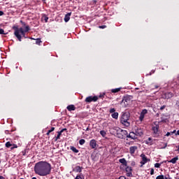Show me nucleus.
Listing matches in <instances>:
<instances>
[{
  "instance_id": "1",
  "label": "nucleus",
  "mask_w": 179,
  "mask_h": 179,
  "mask_svg": "<svg viewBox=\"0 0 179 179\" xmlns=\"http://www.w3.org/2000/svg\"><path fill=\"white\" fill-rule=\"evenodd\" d=\"M52 169L51 164L41 161L35 164L34 172L38 174V176H41V177H45L51 174Z\"/></svg>"
},
{
  "instance_id": "2",
  "label": "nucleus",
  "mask_w": 179,
  "mask_h": 179,
  "mask_svg": "<svg viewBox=\"0 0 179 179\" xmlns=\"http://www.w3.org/2000/svg\"><path fill=\"white\" fill-rule=\"evenodd\" d=\"M13 30H15L14 36L17 37L19 41H22V37L27 38V37H26V33L30 31V27L27 25L25 27V29H23L22 27L19 28L17 26H13Z\"/></svg>"
},
{
  "instance_id": "3",
  "label": "nucleus",
  "mask_w": 179,
  "mask_h": 179,
  "mask_svg": "<svg viewBox=\"0 0 179 179\" xmlns=\"http://www.w3.org/2000/svg\"><path fill=\"white\" fill-rule=\"evenodd\" d=\"M129 117H131L129 113L125 112L122 113L120 118V122L122 125H124V127H129V125H131V123L129 122Z\"/></svg>"
},
{
  "instance_id": "4",
  "label": "nucleus",
  "mask_w": 179,
  "mask_h": 179,
  "mask_svg": "<svg viewBox=\"0 0 179 179\" xmlns=\"http://www.w3.org/2000/svg\"><path fill=\"white\" fill-rule=\"evenodd\" d=\"M132 99H134V96L132 95H127L123 96L122 100L120 102L122 107L127 108V107H128V106L131 104V101H132Z\"/></svg>"
},
{
  "instance_id": "5",
  "label": "nucleus",
  "mask_w": 179,
  "mask_h": 179,
  "mask_svg": "<svg viewBox=\"0 0 179 179\" xmlns=\"http://www.w3.org/2000/svg\"><path fill=\"white\" fill-rule=\"evenodd\" d=\"M128 135V131L127 130L122 129L119 128L117 130L116 136L119 138L120 139H124V138H127Z\"/></svg>"
},
{
  "instance_id": "6",
  "label": "nucleus",
  "mask_w": 179,
  "mask_h": 179,
  "mask_svg": "<svg viewBox=\"0 0 179 179\" xmlns=\"http://www.w3.org/2000/svg\"><path fill=\"white\" fill-rule=\"evenodd\" d=\"M160 126L159 124H155V126L152 127V131H153L154 138H159L161 132L159 130Z\"/></svg>"
},
{
  "instance_id": "7",
  "label": "nucleus",
  "mask_w": 179,
  "mask_h": 179,
  "mask_svg": "<svg viewBox=\"0 0 179 179\" xmlns=\"http://www.w3.org/2000/svg\"><path fill=\"white\" fill-rule=\"evenodd\" d=\"M97 100H99V96H87L85 99V103H92V101L94 103H96V101H97Z\"/></svg>"
},
{
  "instance_id": "8",
  "label": "nucleus",
  "mask_w": 179,
  "mask_h": 179,
  "mask_svg": "<svg viewBox=\"0 0 179 179\" xmlns=\"http://www.w3.org/2000/svg\"><path fill=\"white\" fill-rule=\"evenodd\" d=\"M126 176L127 177H132V167L128 166V165L126 166Z\"/></svg>"
},
{
  "instance_id": "9",
  "label": "nucleus",
  "mask_w": 179,
  "mask_h": 179,
  "mask_svg": "<svg viewBox=\"0 0 179 179\" xmlns=\"http://www.w3.org/2000/svg\"><path fill=\"white\" fill-rule=\"evenodd\" d=\"M127 138L133 139L134 141H135V139H138V137H137L136 134H135V131H131L129 134L127 133Z\"/></svg>"
},
{
  "instance_id": "10",
  "label": "nucleus",
  "mask_w": 179,
  "mask_h": 179,
  "mask_svg": "<svg viewBox=\"0 0 179 179\" xmlns=\"http://www.w3.org/2000/svg\"><path fill=\"white\" fill-rule=\"evenodd\" d=\"M134 134L136 136H142V135H143V129L141 128H137L134 129Z\"/></svg>"
},
{
  "instance_id": "11",
  "label": "nucleus",
  "mask_w": 179,
  "mask_h": 179,
  "mask_svg": "<svg viewBox=\"0 0 179 179\" xmlns=\"http://www.w3.org/2000/svg\"><path fill=\"white\" fill-rule=\"evenodd\" d=\"M171 97H174V94H173V92H167L163 94V99H171Z\"/></svg>"
},
{
  "instance_id": "12",
  "label": "nucleus",
  "mask_w": 179,
  "mask_h": 179,
  "mask_svg": "<svg viewBox=\"0 0 179 179\" xmlns=\"http://www.w3.org/2000/svg\"><path fill=\"white\" fill-rule=\"evenodd\" d=\"M146 114H148V110L143 109L140 114V121H143V118H145V115H146Z\"/></svg>"
},
{
  "instance_id": "13",
  "label": "nucleus",
  "mask_w": 179,
  "mask_h": 179,
  "mask_svg": "<svg viewBox=\"0 0 179 179\" xmlns=\"http://www.w3.org/2000/svg\"><path fill=\"white\" fill-rule=\"evenodd\" d=\"M136 150H138V146H136V145L131 146L129 148L130 155H135V152H136Z\"/></svg>"
},
{
  "instance_id": "14",
  "label": "nucleus",
  "mask_w": 179,
  "mask_h": 179,
  "mask_svg": "<svg viewBox=\"0 0 179 179\" xmlns=\"http://www.w3.org/2000/svg\"><path fill=\"white\" fill-rule=\"evenodd\" d=\"M90 146L92 148V149H96V146H97V142L96 140H91L90 142Z\"/></svg>"
},
{
  "instance_id": "15",
  "label": "nucleus",
  "mask_w": 179,
  "mask_h": 179,
  "mask_svg": "<svg viewBox=\"0 0 179 179\" xmlns=\"http://www.w3.org/2000/svg\"><path fill=\"white\" fill-rule=\"evenodd\" d=\"M141 157H142V162H141V164H146V163H148V158L146 157V155L141 154Z\"/></svg>"
},
{
  "instance_id": "16",
  "label": "nucleus",
  "mask_w": 179,
  "mask_h": 179,
  "mask_svg": "<svg viewBox=\"0 0 179 179\" xmlns=\"http://www.w3.org/2000/svg\"><path fill=\"white\" fill-rule=\"evenodd\" d=\"M71 15H72V13H68L67 14L65 15L64 22H66V23H67V22H69L71 19Z\"/></svg>"
},
{
  "instance_id": "17",
  "label": "nucleus",
  "mask_w": 179,
  "mask_h": 179,
  "mask_svg": "<svg viewBox=\"0 0 179 179\" xmlns=\"http://www.w3.org/2000/svg\"><path fill=\"white\" fill-rule=\"evenodd\" d=\"M119 162L122 164V166H124L125 167L128 166V162H127V159H125V158L119 159Z\"/></svg>"
},
{
  "instance_id": "18",
  "label": "nucleus",
  "mask_w": 179,
  "mask_h": 179,
  "mask_svg": "<svg viewBox=\"0 0 179 179\" xmlns=\"http://www.w3.org/2000/svg\"><path fill=\"white\" fill-rule=\"evenodd\" d=\"M68 111H75L76 110V107H75V105H69L67 106Z\"/></svg>"
},
{
  "instance_id": "19",
  "label": "nucleus",
  "mask_w": 179,
  "mask_h": 179,
  "mask_svg": "<svg viewBox=\"0 0 179 179\" xmlns=\"http://www.w3.org/2000/svg\"><path fill=\"white\" fill-rule=\"evenodd\" d=\"M177 160H178V157H175L169 161V163H172L173 164H176L177 163Z\"/></svg>"
},
{
  "instance_id": "20",
  "label": "nucleus",
  "mask_w": 179,
  "mask_h": 179,
  "mask_svg": "<svg viewBox=\"0 0 179 179\" xmlns=\"http://www.w3.org/2000/svg\"><path fill=\"white\" fill-rule=\"evenodd\" d=\"M153 141L152 140V138L149 137L148 139L145 140L146 145H152Z\"/></svg>"
},
{
  "instance_id": "21",
  "label": "nucleus",
  "mask_w": 179,
  "mask_h": 179,
  "mask_svg": "<svg viewBox=\"0 0 179 179\" xmlns=\"http://www.w3.org/2000/svg\"><path fill=\"white\" fill-rule=\"evenodd\" d=\"M122 89V87L112 89L111 92L112 93H118V92H120Z\"/></svg>"
},
{
  "instance_id": "22",
  "label": "nucleus",
  "mask_w": 179,
  "mask_h": 179,
  "mask_svg": "<svg viewBox=\"0 0 179 179\" xmlns=\"http://www.w3.org/2000/svg\"><path fill=\"white\" fill-rule=\"evenodd\" d=\"M83 169V167H80V166H76L75 170H76V173H82Z\"/></svg>"
},
{
  "instance_id": "23",
  "label": "nucleus",
  "mask_w": 179,
  "mask_h": 179,
  "mask_svg": "<svg viewBox=\"0 0 179 179\" xmlns=\"http://www.w3.org/2000/svg\"><path fill=\"white\" fill-rule=\"evenodd\" d=\"M112 118H114L115 120H118V113L115 112L112 113L111 115Z\"/></svg>"
},
{
  "instance_id": "24",
  "label": "nucleus",
  "mask_w": 179,
  "mask_h": 179,
  "mask_svg": "<svg viewBox=\"0 0 179 179\" xmlns=\"http://www.w3.org/2000/svg\"><path fill=\"white\" fill-rule=\"evenodd\" d=\"M71 150H72V152H73L74 153H79V150L76 149V148L73 147V146H71L70 147Z\"/></svg>"
},
{
  "instance_id": "25",
  "label": "nucleus",
  "mask_w": 179,
  "mask_h": 179,
  "mask_svg": "<svg viewBox=\"0 0 179 179\" xmlns=\"http://www.w3.org/2000/svg\"><path fill=\"white\" fill-rule=\"evenodd\" d=\"M100 135H101V136H103V138H106V135H107V132L104 130H101L100 131Z\"/></svg>"
},
{
  "instance_id": "26",
  "label": "nucleus",
  "mask_w": 179,
  "mask_h": 179,
  "mask_svg": "<svg viewBox=\"0 0 179 179\" xmlns=\"http://www.w3.org/2000/svg\"><path fill=\"white\" fill-rule=\"evenodd\" d=\"M162 164H163V162H161V163H156V164H155V167L156 168V169H160V166H162Z\"/></svg>"
},
{
  "instance_id": "27",
  "label": "nucleus",
  "mask_w": 179,
  "mask_h": 179,
  "mask_svg": "<svg viewBox=\"0 0 179 179\" xmlns=\"http://www.w3.org/2000/svg\"><path fill=\"white\" fill-rule=\"evenodd\" d=\"M57 134H57V136L55 138V141H57L58 139H60L61 135H62V134L61 132H59V131H58Z\"/></svg>"
},
{
  "instance_id": "28",
  "label": "nucleus",
  "mask_w": 179,
  "mask_h": 179,
  "mask_svg": "<svg viewBox=\"0 0 179 179\" xmlns=\"http://www.w3.org/2000/svg\"><path fill=\"white\" fill-rule=\"evenodd\" d=\"M36 44H37V45H40V44H41V43H43V41H41V39H40V38H36Z\"/></svg>"
},
{
  "instance_id": "29",
  "label": "nucleus",
  "mask_w": 179,
  "mask_h": 179,
  "mask_svg": "<svg viewBox=\"0 0 179 179\" xmlns=\"http://www.w3.org/2000/svg\"><path fill=\"white\" fill-rule=\"evenodd\" d=\"M42 19L45 21V23L48 22V17L45 15H43Z\"/></svg>"
},
{
  "instance_id": "30",
  "label": "nucleus",
  "mask_w": 179,
  "mask_h": 179,
  "mask_svg": "<svg viewBox=\"0 0 179 179\" xmlns=\"http://www.w3.org/2000/svg\"><path fill=\"white\" fill-rule=\"evenodd\" d=\"M176 130L171 132H167L165 136H170V135H173V134H175Z\"/></svg>"
},
{
  "instance_id": "31",
  "label": "nucleus",
  "mask_w": 179,
  "mask_h": 179,
  "mask_svg": "<svg viewBox=\"0 0 179 179\" xmlns=\"http://www.w3.org/2000/svg\"><path fill=\"white\" fill-rule=\"evenodd\" d=\"M86 142V141H85V139H80L79 141V144L80 145H85V143Z\"/></svg>"
},
{
  "instance_id": "32",
  "label": "nucleus",
  "mask_w": 179,
  "mask_h": 179,
  "mask_svg": "<svg viewBox=\"0 0 179 179\" xmlns=\"http://www.w3.org/2000/svg\"><path fill=\"white\" fill-rule=\"evenodd\" d=\"M11 146H12L10 148L11 150H13V149H17V145L16 144H13Z\"/></svg>"
},
{
  "instance_id": "33",
  "label": "nucleus",
  "mask_w": 179,
  "mask_h": 179,
  "mask_svg": "<svg viewBox=\"0 0 179 179\" xmlns=\"http://www.w3.org/2000/svg\"><path fill=\"white\" fill-rule=\"evenodd\" d=\"M109 113L110 114H114V113H115V108H110L109 110Z\"/></svg>"
},
{
  "instance_id": "34",
  "label": "nucleus",
  "mask_w": 179,
  "mask_h": 179,
  "mask_svg": "<svg viewBox=\"0 0 179 179\" xmlns=\"http://www.w3.org/2000/svg\"><path fill=\"white\" fill-rule=\"evenodd\" d=\"M10 146H12V143H10V142L8 141L6 143V148H10Z\"/></svg>"
},
{
  "instance_id": "35",
  "label": "nucleus",
  "mask_w": 179,
  "mask_h": 179,
  "mask_svg": "<svg viewBox=\"0 0 179 179\" xmlns=\"http://www.w3.org/2000/svg\"><path fill=\"white\" fill-rule=\"evenodd\" d=\"M104 96H106L105 93L101 94L99 96L98 99H103Z\"/></svg>"
},
{
  "instance_id": "36",
  "label": "nucleus",
  "mask_w": 179,
  "mask_h": 179,
  "mask_svg": "<svg viewBox=\"0 0 179 179\" xmlns=\"http://www.w3.org/2000/svg\"><path fill=\"white\" fill-rule=\"evenodd\" d=\"M156 179H164V176L159 175V176L156 177Z\"/></svg>"
},
{
  "instance_id": "37",
  "label": "nucleus",
  "mask_w": 179,
  "mask_h": 179,
  "mask_svg": "<svg viewBox=\"0 0 179 179\" xmlns=\"http://www.w3.org/2000/svg\"><path fill=\"white\" fill-rule=\"evenodd\" d=\"M155 72H156L155 70H152V71L149 73V74H147V75H146V76H151L152 73H155Z\"/></svg>"
},
{
  "instance_id": "38",
  "label": "nucleus",
  "mask_w": 179,
  "mask_h": 179,
  "mask_svg": "<svg viewBox=\"0 0 179 179\" xmlns=\"http://www.w3.org/2000/svg\"><path fill=\"white\" fill-rule=\"evenodd\" d=\"M20 23L22 24V26H24V27H26V26H28V25H26V22H23V20H20Z\"/></svg>"
},
{
  "instance_id": "39",
  "label": "nucleus",
  "mask_w": 179,
  "mask_h": 179,
  "mask_svg": "<svg viewBox=\"0 0 179 179\" xmlns=\"http://www.w3.org/2000/svg\"><path fill=\"white\" fill-rule=\"evenodd\" d=\"M165 108H166V105H164L160 107L159 110H161V111H163V110H164Z\"/></svg>"
},
{
  "instance_id": "40",
  "label": "nucleus",
  "mask_w": 179,
  "mask_h": 179,
  "mask_svg": "<svg viewBox=\"0 0 179 179\" xmlns=\"http://www.w3.org/2000/svg\"><path fill=\"white\" fill-rule=\"evenodd\" d=\"M150 174H151V176H153V174H155V169H150Z\"/></svg>"
},
{
  "instance_id": "41",
  "label": "nucleus",
  "mask_w": 179,
  "mask_h": 179,
  "mask_svg": "<svg viewBox=\"0 0 179 179\" xmlns=\"http://www.w3.org/2000/svg\"><path fill=\"white\" fill-rule=\"evenodd\" d=\"M76 179H85V178L81 176H77Z\"/></svg>"
},
{
  "instance_id": "42",
  "label": "nucleus",
  "mask_w": 179,
  "mask_h": 179,
  "mask_svg": "<svg viewBox=\"0 0 179 179\" xmlns=\"http://www.w3.org/2000/svg\"><path fill=\"white\" fill-rule=\"evenodd\" d=\"M53 131H55V127H51V129L49 130V132H53Z\"/></svg>"
},
{
  "instance_id": "43",
  "label": "nucleus",
  "mask_w": 179,
  "mask_h": 179,
  "mask_svg": "<svg viewBox=\"0 0 179 179\" xmlns=\"http://www.w3.org/2000/svg\"><path fill=\"white\" fill-rule=\"evenodd\" d=\"M106 27H107L106 25L99 26V29H106Z\"/></svg>"
},
{
  "instance_id": "44",
  "label": "nucleus",
  "mask_w": 179,
  "mask_h": 179,
  "mask_svg": "<svg viewBox=\"0 0 179 179\" xmlns=\"http://www.w3.org/2000/svg\"><path fill=\"white\" fill-rule=\"evenodd\" d=\"M170 177V175H166L165 176H164V179H169Z\"/></svg>"
},
{
  "instance_id": "45",
  "label": "nucleus",
  "mask_w": 179,
  "mask_h": 179,
  "mask_svg": "<svg viewBox=\"0 0 179 179\" xmlns=\"http://www.w3.org/2000/svg\"><path fill=\"white\" fill-rule=\"evenodd\" d=\"M64 131H66V129H62L59 132H61V134H62V132H64Z\"/></svg>"
},
{
  "instance_id": "46",
  "label": "nucleus",
  "mask_w": 179,
  "mask_h": 179,
  "mask_svg": "<svg viewBox=\"0 0 179 179\" xmlns=\"http://www.w3.org/2000/svg\"><path fill=\"white\" fill-rule=\"evenodd\" d=\"M0 16H3V11L0 10Z\"/></svg>"
},
{
  "instance_id": "47",
  "label": "nucleus",
  "mask_w": 179,
  "mask_h": 179,
  "mask_svg": "<svg viewBox=\"0 0 179 179\" xmlns=\"http://www.w3.org/2000/svg\"><path fill=\"white\" fill-rule=\"evenodd\" d=\"M50 134H51V132H50V131L48 130V131L46 133V135H50Z\"/></svg>"
},
{
  "instance_id": "48",
  "label": "nucleus",
  "mask_w": 179,
  "mask_h": 179,
  "mask_svg": "<svg viewBox=\"0 0 179 179\" xmlns=\"http://www.w3.org/2000/svg\"><path fill=\"white\" fill-rule=\"evenodd\" d=\"M166 148H167V143H165L164 147L163 148V149H166Z\"/></svg>"
},
{
  "instance_id": "49",
  "label": "nucleus",
  "mask_w": 179,
  "mask_h": 179,
  "mask_svg": "<svg viewBox=\"0 0 179 179\" xmlns=\"http://www.w3.org/2000/svg\"><path fill=\"white\" fill-rule=\"evenodd\" d=\"M0 179H5V177L0 176Z\"/></svg>"
},
{
  "instance_id": "50",
  "label": "nucleus",
  "mask_w": 179,
  "mask_h": 179,
  "mask_svg": "<svg viewBox=\"0 0 179 179\" xmlns=\"http://www.w3.org/2000/svg\"><path fill=\"white\" fill-rule=\"evenodd\" d=\"M85 131H90V129L89 127H87Z\"/></svg>"
},
{
  "instance_id": "51",
  "label": "nucleus",
  "mask_w": 179,
  "mask_h": 179,
  "mask_svg": "<svg viewBox=\"0 0 179 179\" xmlns=\"http://www.w3.org/2000/svg\"><path fill=\"white\" fill-rule=\"evenodd\" d=\"M155 89H159V86L155 85Z\"/></svg>"
},
{
  "instance_id": "52",
  "label": "nucleus",
  "mask_w": 179,
  "mask_h": 179,
  "mask_svg": "<svg viewBox=\"0 0 179 179\" xmlns=\"http://www.w3.org/2000/svg\"><path fill=\"white\" fill-rule=\"evenodd\" d=\"M177 135H179V130L177 131Z\"/></svg>"
},
{
  "instance_id": "53",
  "label": "nucleus",
  "mask_w": 179,
  "mask_h": 179,
  "mask_svg": "<svg viewBox=\"0 0 179 179\" xmlns=\"http://www.w3.org/2000/svg\"><path fill=\"white\" fill-rule=\"evenodd\" d=\"M138 94H139V93H142V91H138Z\"/></svg>"
},
{
  "instance_id": "54",
  "label": "nucleus",
  "mask_w": 179,
  "mask_h": 179,
  "mask_svg": "<svg viewBox=\"0 0 179 179\" xmlns=\"http://www.w3.org/2000/svg\"><path fill=\"white\" fill-rule=\"evenodd\" d=\"M31 38V40H36V39H34V38Z\"/></svg>"
},
{
  "instance_id": "55",
  "label": "nucleus",
  "mask_w": 179,
  "mask_h": 179,
  "mask_svg": "<svg viewBox=\"0 0 179 179\" xmlns=\"http://www.w3.org/2000/svg\"><path fill=\"white\" fill-rule=\"evenodd\" d=\"M8 132H9L8 130L6 131V134H8Z\"/></svg>"
},
{
  "instance_id": "56",
  "label": "nucleus",
  "mask_w": 179,
  "mask_h": 179,
  "mask_svg": "<svg viewBox=\"0 0 179 179\" xmlns=\"http://www.w3.org/2000/svg\"><path fill=\"white\" fill-rule=\"evenodd\" d=\"M169 179H172V178H170V176H169Z\"/></svg>"
},
{
  "instance_id": "57",
  "label": "nucleus",
  "mask_w": 179,
  "mask_h": 179,
  "mask_svg": "<svg viewBox=\"0 0 179 179\" xmlns=\"http://www.w3.org/2000/svg\"><path fill=\"white\" fill-rule=\"evenodd\" d=\"M138 88H136V90H138Z\"/></svg>"
},
{
  "instance_id": "58",
  "label": "nucleus",
  "mask_w": 179,
  "mask_h": 179,
  "mask_svg": "<svg viewBox=\"0 0 179 179\" xmlns=\"http://www.w3.org/2000/svg\"><path fill=\"white\" fill-rule=\"evenodd\" d=\"M43 1H45V0H43Z\"/></svg>"
},
{
  "instance_id": "59",
  "label": "nucleus",
  "mask_w": 179,
  "mask_h": 179,
  "mask_svg": "<svg viewBox=\"0 0 179 179\" xmlns=\"http://www.w3.org/2000/svg\"><path fill=\"white\" fill-rule=\"evenodd\" d=\"M0 163H1V161H0Z\"/></svg>"
}]
</instances>
